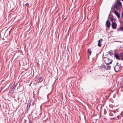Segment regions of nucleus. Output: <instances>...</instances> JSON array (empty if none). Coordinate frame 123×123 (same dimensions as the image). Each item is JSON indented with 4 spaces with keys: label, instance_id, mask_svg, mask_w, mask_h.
Masks as SVG:
<instances>
[{
    "label": "nucleus",
    "instance_id": "obj_20",
    "mask_svg": "<svg viewBox=\"0 0 123 123\" xmlns=\"http://www.w3.org/2000/svg\"><path fill=\"white\" fill-rule=\"evenodd\" d=\"M121 0L123 1V0Z\"/></svg>",
    "mask_w": 123,
    "mask_h": 123
},
{
    "label": "nucleus",
    "instance_id": "obj_13",
    "mask_svg": "<svg viewBox=\"0 0 123 123\" xmlns=\"http://www.w3.org/2000/svg\"><path fill=\"white\" fill-rule=\"evenodd\" d=\"M88 53L89 55H90L91 54V51L89 49L88 50Z\"/></svg>",
    "mask_w": 123,
    "mask_h": 123
},
{
    "label": "nucleus",
    "instance_id": "obj_21",
    "mask_svg": "<svg viewBox=\"0 0 123 123\" xmlns=\"http://www.w3.org/2000/svg\"><path fill=\"white\" fill-rule=\"evenodd\" d=\"M29 123H31V122H29Z\"/></svg>",
    "mask_w": 123,
    "mask_h": 123
},
{
    "label": "nucleus",
    "instance_id": "obj_19",
    "mask_svg": "<svg viewBox=\"0 0 123 123\" xmlns=\"http://www.w3.org/2000/svg\"><path fill=\"white\" fill-rule=\"evenodd\" d=\"M101 41H102L103 40L102 39H101Z\"/></svg>",
    "mask_w": 123,
    "mask_h": 123
},
{
    "label": "nucleus",
    "instance_id": "obj_7",
    "mask_svg": "<svg viewBox=\"0 0 123 123\" xmlns=\"http://www.w3.org/2000/svg\"><path fill=\"white\" fill-rule=\"evenodd\" d=\"M117 32H119L120 31H123V26H122L119 27L117 29Z\"/></svg>",
    "mask_w": 123,
    "mask_h": 123
},
{
    "label": "nucleus",
    "instance_id": "obj_17",
    "mask_svg": "<svg viewBox=\"0 0 123 123\" xmlns=\"http://www.w3.org/2000/svg\"><path fill=\"white\" fill-rule=\"evenodd\" d=\"M15 86L13 87L12 88V90H13L14 89H15Z\"/></svg>",
    "mask_w": 123,
    "mask_h": 123
},
{
    "label": "nucleus",
    "instance_id": "obj_4",
    "mask_svg": "<svg viewBox=\"0 0 123 123\" xmlns=\"http://www.w3.org/2000/svg\"><path fill=\"white\" fill-rule=\"evenodd\" d=\"M111 26L112 28L114 29H115L117 27V24L115 22H112Z\"/></svg>",
    "mask_w": 123,
    "mask_h": 123
},
{
    "label": "nucleus",
    "instance_id": "obj_2",
    "mask_svg": "<svg viewBox=\"0 0 123 123\" xmlns=\"http://www.w3.org/2000/svg\"><path fill=\"white\" fill-rule=\"evenodd\" d=\"M114 68L115 71L117 72L121 69V67L119 65H116V66L114 67Z\"/></svg>",
    "mask_w": 123,
    "mask_h": 123
},
{
    "label": "nucleus",
    "instance_id": "obj_14",
    "mask_svg": "<svg viewBox=\"0 0 123 123\" xmlns=\"http://www.w3.org/2000/svg\"><path fill=\"white\" fill-rule=\"evenodd\" d=\"M39 82H41L43 80V79L42 77H40L39 79Z\"/></svg>",
    "mask_w": 123,
    "mask_h": 123
},
{
    "label": "nucleus",
    "instance_id": "obj_6",
    "mask_svg": "<svg viewBox=\"0 0 123 123\" xmlns=\"http://www.w3.org/2000/svg\"><path fill=\"white\" fill-rule=\"evenodd\" d=\"M106 25L108 27H110L111 25L110 22L108 20H107L106 22Z\"/></svg>",
    "mask_w": 123,
    "mask_h": 123
},
{
    "label": "nucleus",
    "instance_id": "obj_16",
    "mask_svg": "<svg viewBox=\"0 0 123 123\" xmlns=\"http://www.w3.org/2000/svg\"><path fill=\"white\" fill-rule=\"evenodd\" d=\"M25 5L26 6H28L29 5V4L28 3H27L25 4Z\"/></svg>",
    "mask_w": 123,
    "mask_h": 123
},
{
    "label": "nucleus",
    "instance_id": "obj_15",
    "mask_svg": "<svg viewBox=\"0 0 123 123\" xmlns=\"http://www.w3.org/2000/svg\"><path fill=\"white\" fill-rule=\"evenodd\" d=\"M112 62V61H110L109 63H106V64L107 65H108V64H111V62Z\"/></svg>",
    "mask_w": 123,
    "mask_h": 123
},
{
    "label": "nucleus",
    "instance_id": "obj_10",
    "mask_svg": "<svg viewBox=\"0 0 123 123\" xmlns=\"http://www.w3.org/2000/svg\"><path fill=\"white\" fill-rule=\"evenodd\" d=\"M101 43H102V42L100 41V40H99L98 43V45L99 47H100L101 46Z\"/></svg>",
    "mask_w": 123,
    "mask_h": 123
},
{
    "label": "nucleus",
    "instance_id": "obj_1",
    "mask_svg": "<svg viewBox=\"0 0 123 123\" xmlns=\"http://www.w3.org/2000/svg\"><path fill=\"white\" fill-rule=\"evenodd\" d=\"M122 5L121 2L118 0L115 2L114 6V7L117 9L119 10L121 7Z\"/></svg>",
    "mask_w": 123,
    "mask_h": 123
},
{
    "label": "nucleus",
    "instance_id": "obj_12",
    "mask_svg": "<svg viewBox=\"0 0 123 123\" xmlns=\"http://www.w3.org/2000/svg\"><path fill=\"white\" fill-rule=\"evenodd\" d=\"M31 102H30L29 101L27 103V107H28L29 106V108L30 107V105H31Z\"/></svg>",
    "mask_w": 123,
    "mask_h": 123
},
{
    "label": "nucleus",
    "instance_id": "obj_8",
    "mask_svg": "<svg viewBox=\"0 0 123 123\" xmlns=\"http://www.w3.org/2000/svg\"><path fill=\"white\" fill-rule=\"evenodd\" d=\"M119 55L121 58V59L122 61H123V53H120L119 54Z\"/></svg>",
    "mask_w": 123,
    "mask_h": 123
},
{
    "label": "nucleus",
    "instance_id": "obj_9",
    "mask_svg": "<svg viewBox=\"0 0 123 123\" xmlns=\"http://www.w3.org/2000/svg\"><path fill=\"white\" fill-rule=\"evenodd\" d=\"M114 57H116V58L117 60H120V58L119 57L118 55H117L116 54L114 55Z\"/></svg>",
    "mask_w": 123,
    "mask_h": 123
},
{
    "label": "nucleus",
    "instance_id": "obj_5",
    "mask_svg": "<svg viewBox=\"0 0 123 123\" xmlns=\"http://www.w3.org/2000/svg\"><path fill=\"white\" fill-rule=\"evenodd\" d=\"M114 12L115 14L117 16L118 18L119 19L120 18V15L116 11H115Z\"/></svg>",
    "mask_w": 123,
    "mask_h": 123
},
{
    "label": "nucleus",
    "instance_id": "obj_3",
    "mask_svg": "<svg viewBox=\"0 0 123 123\" xmlns=\"http://www.w3.org/2000/svg\"><path fill=\"white\" fill-rule=\"evenodd\" d=\"M102 67L105 69L106 70H109L111 68L110 66L105 65H103Z\"/></svg>",
    "mask_w": 123,
    "mask_h": 123
},
{
    "label": "nucleus",
    "instance_id": "obj_11",
    "mask_svg": "<svg viewBox=\"0 0 123 123\" xmlns=\"http://www.w3.org/2000/svg\"><path fill=\"white\" fill-rule=\"evenodd\" d=\"M109 53L110 55L111 56L113 54V51L112 50H111L110 51H109Z\"/></svg>",
    "mask_w": 123,
    "mask_h": 123
},
{
    "label": "nucleus",
    "instance_id": "obj_18",
    "mask_svg": "<svg viewBox=\"0 0 123 123\" xmlns=\"http://www.w3.org/2000/svg\"><path fill=\"white\" fill-rule=\"evenodd\" d=\"M122 18H123V12L122 13Z\"/></svg>",
    "mask_w": 123,
    "mask_h": 123
}]
</instances>
